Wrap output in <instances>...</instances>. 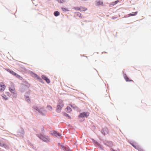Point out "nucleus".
<instances>
[{
    "label": "nucleus",
    "mask_w": 151,
    "mask_h": 151,
    "mask_svg": "<svg viewBox=\"0 0 151 151\" xmlns=\"http://www.w3.org/2000/svg\"><path fill=\"white\" fill-rule=\"evenodd\" d=\"M58 2L60 3H63L65 1V0H57Z\"/></svg>",
    "instance_id": "21"
},
{
    "label": "nucleus",
    "mask_w": 151,
    "mask_h": 151,
    "mask_svg": "<svg viewBox=\"0 0 151 151\" xmlns=\"http://www.w3.org/2000/svg\"><path fill=\"white\" fill-rule=\"evenodd\" d=\"M61 9L64 12H67L68 11V9L65 8H62Z\"/></svg>",
    "instance_id": "19"
},
{
    "label": "nucleus",
    "mask_w": 151,
    "mask_h": 151,
    "mask_svg": "<svg viewBox=\"0 0 151 151\" xmlns=\"http://www.w3.org/2000/svg\"><path fill=\"white\" fill-rule=\"evenodd\" d=\"M89 115V114L88 112H83L81 113L79 116V117H87Z\"/></svg>",
    "instance_id": "4"
},
{
    "label": "nucleus",
    "mask_w": 151,
    "mask_h": 151,
    "mask_svg": "<svg viewBox=\"0 0 151 151\" xmlns=\"http://www.w3.org/2000/svg\"><path fill=\"white\" fill-rule=\"evenodd\" d=\"M131 145L134 147L135 148L137 149L136 147L132 144H131Z\"/></svg>",
    "instance_id": "27"
},
{
    "label": "nucleus",
    "mask_w": 151,
    "mask_h": 151,
    "mask_svg": "<svg viewBox=\"0 0 151 151\" xmlns=\"http://www.w3.org/2000/svg\"><path fill=\"white\" fill-rule=\"evenodd\" d=\"M42 78L45 80L47 83H50V79L47 77L45 75H42Z\"/></svg>",
    "instance_id": "8"
},
{
    "label": "nucleus",
    "mask_w": 151,
    "mask_h": 151,
    "mask_svg": "<svg viewBox=\"0 0 151 151\" xmlns=\"http://www.w3.org/2000/svg\"><path fill=\"white\" fill-rule=\"evenodd\" d=\"M101 132L102 134H104V135H105V132H104V130H102Z\"/></svg>",
    "instance_id": "26"
},
{
    "label": "nucleus",
    "mask_w": 151,
    "mask_h": 151,
    "mask_svg": "<svg viewBox=\"0 0 151 151\" xmlns=\"http://www.w3.org/2000/svg\"><path fill=\"white\" fill-rule=\"evenodd\" d=\"M66 116H68L69 118H70V117L69 116V115L67 114H66Z\"/></svg>",
    "instance_id": "28"
},
{
    "label": "nucleus",
    "mask_w": 151,
    "mask_h": 151,
    "mask_svg": "<svg viewBox=\"0 0 151 151\" xmlns=\"http://www.w3.org/2000/svg\"><path fill=\"white\" fill-rule=\"evenodd\" d=\"M38 137L40 139L45 142H48L50 141V139L47 136H45L42 135H40Z\"/></svg>",
    "instance_id": "3"
},
{
    "label": "nucleus",
    "mask_w": 151,
    "mask_h": 151,
    "mask_svg": "<svg viewBox=\"0 0 151 151\" xmlns=\"http://www.w3.org/2000/svg\"><path fill=\"white\" fill-rule=\"evenodd\" d=\"M2 96L3 97L5 100H7L8 99V98H7L6 96L5 95H3Z\"/></svg>",
    "instance_id": "23"
},
{
    "label": "nucleus",
    "mask_w": 151,
    "mask_h": 151,
    "mask_svg": "<svg viewBox=\"0 0 151 151\" xmlns=\"http://www.w3.org/2000/svg\"><path fill=\"white\" fill-rule=\"evenodd\" d=\"M103 4V2L102 1H98L97 2V4L98 5H101Z\"/></svg>",
    "instance_id": "25"
},
{
    "label": "nucleus",
    "mask_w": 151,
    "mask_h": 151,
    "mask_svg": "<svg viewBox=\"0 0 151 151\" xmlns=\"http://www.w3.org/2000/svg\"><path fill=\"white\" fill-rule=\"evenodd\" d=\"M0 146H4L5 147H7V145L6 144H3L0 142Z\"/></svg>",
    "instance_id": "16"
},
{
    "label": "nucleus",
    "mask_w": 151,
    "mask_h": 151,
    "mask_svg": "<svg viewBox=\"0 0 151 151\" xmlns=\"http://www.w3.org/2000/svg\"><path fill=\"white\" fill-rule=\"evenodd\" d=\"M63 106L64 103L63 101L61 100H59L57 106L56 111L58 112H60Z\"/></svg>",
    "instance_id": "2"
},
{
    "label": "nucleus",
    "mask_w": 151,
    "mask_h": 151,
    "mask_svg": "<svg viewBox=\"0 0 151 151\" xmlns=\"http://www.w3.org/2000/svg\"><path fill=\"white\" fill-rule=\"evenodd\" d=\"M76 14L78 16H79V17H82V16H81V14L79 12H77Z\"/></svg>",
    "instance_id": "22"
},
{
    "label": "nucleus",
    "mask_w": 151,
    "mask_h": 151,
    "mask_svg": "<svg viewBox=\"0 0 151 151\" xmlns=\"http://www.w3.org/2000/svg\"><path fill=\"white\" fill-rule=\"evenodd\" d=\"M66 109L67 110L68 112H70L71 111V109L70 107L67 106Z\"/></svg>",
    "instance_id": "14"
},
{
    "label": "nucleus",
    "mask_w": 151,
    "mask_h": 151,
    "mask_svg": "<svg viewBox=\"0 0 151 151\" xmlns=\"http://www.w3.org/2000/svg\"><path fill=\"white\" fill-rule=\"evenodd\" d=\"M60 14V13L58 11H55L54 13V15L56 16H58Z\"/></svg>",
    "instance_id": "13"
},
{
    "label": "nucleus",
    "mask_w": 151,
    "mask_h": 151,
    "mask_svg": "<svg viewBox=\"0 0 151 151\" xmlns=\"http://www.w3.org/2000/svg\"><path fill=\"white\" fill-rule=\"evenodd\" d=\"M9 72L13 75L16 76L17 78H19L20 77L19 75L17 74L16 73L14 72V71L12 70H9Z\"/></svg>",
    "instance_id": "9"
},
{
    "label": "nucleus",
    "mask_w": 151,
    "mask_h": 151,
    "mask_svg": "<svg viewBox=\"0 0 151 151\" xmlns=\"http://www.w3.org/2000/svg\"><path fill=\"white\" fill-rule=\"evenodd\" d=\"M35 77H36V78L38 79L41 82L42 81V80L41 78H40L36 74H35Z\"/></svg>",
    "instance_id": "11"
},
{
    "label": "nucleus",
    "mask_w": 151,
    "mask_h": 151,
    "mask_svg": "<svg viewBox=\"0 0 151 151\" xmlns=\"http://www.w3.org/2000/svg\"><path fill=\"white\" fill-rule=\"evenodd\" d=\"M124 77L127 82H133V81L132 80L130 79L125 74H124Z\"/></svg>",
    "instance_id": "7"
},
{
    "label": "nucleus",
    "mask_w": 151,
    "mask_h": 151,
    "mask_svg": "<svg viewBox=\"0 0 151 151\" xmlns=\"http://www.w3.org/2000/svg\"><path fill=\"white\" fill-rule=\"evenodd\" d=\"M74 9L78 11L81 10V8L80 7H75L74 8Z\"/></svg>",
    "instance_id": "20"
},
{
    "label": "nucleus",
    "mask_w": 151,
    "mask_h": 151,
    "mask_svg": "<svg viewBox=\"0 0 151 151\" xmlns=\"http://www.w3.org/2000/svg\"><path fill=\"white\" fill-rule=\"evenodd\" d=\"M47 108L49 109V110H51L52 109V106L50 105L48 106H47Z\"/></svg>",
    "instance_id": "24"
},
{
    "label": "nucleus",
    "mask_w": 151,
    "mask_h": 151,
    "mask_svg": "<svg viewBox=\"0 0 151 151\" xmlns=\"http://www.w3.org/2000/svg\"><path fill=\"white\" fill-rule=\"evenodd\" d=\"M6 88V86L3 82H0V89L1 91H4Z\"/></svg>",
    "instance_id": "5"
},
{
    "label": "nucleus",
    "mask_w": 151,
    "mask_h": 151,
    "mask_svg": "<svg viewBox=\"0 0 151 151\" xmlns=\"http://www.w3.org/2000/svg\"><path fill=\"white\" fill-rule=\"evenodd\" d=\"M111 151H115V150H114V149H111Z\"/></svg>",
    "instance_id": "29"
},
{
    "label": "nucleus",
    "mask_w": 151,
    "mask_h": 151,
    "mask_svg": "<svg viewBox=\"0 0 151 151\" xmlns=\"http://www.w3.org/2000/svg\"><path fill=\"white\" fill-rule=\"evenodd\" d=\"M61 147L65 151H69V148L68 147H65L62 145H61Z\"/></svg>",
    "instance_id": "10"
},
{
    "label": "nucleus",
    "mask_w": 151,
    "mask_h": 151,
    "mask_svg": "<svg viewBox=\"0 0 151 151\" xmlns=\"http://www.w3.org/2000/svg\"><path fill=\"white\" fill-rule=\"evenodd\" d=\"M137 12H135L134 13H133V14L130 13L129 14V16H135V15H137Z\"/></svg>",
    "instance_id": "15"
},
{
    "label": "nucleus",
    "mask_w": 151,
    "mask_h": 151,
    "mask_svg": "<svg viewBox=\"0 0 151 151\" xmlns=\"http://www.w3.org/2000/svg\"><path fill=\"white\" fill-rule=\"evenodd\" d=\"M26 101H27L28 103H30V101L29 99V97H26Z\"/></svg>",
    "instance_id": "18"
},
{
    "label": "nucleus",
    "mask_w": 151,
    "mask_h": 151,
    "mask_svg": "<svg viewBox=\"0 0 151 151\" xmlns=\"http://www.w3.org/2000/svg\"><path fill=\"white\" fill-rule=\"evenodd\" d=\"M37 109H36L37 110H38V108H36Z\"/></svg>",
    "instance_id": "30"
},
{
    "label": "nucleus",
    "mask_w": 151,
    "mask_h": 151,
    "mask_svg": "<svg viewBox=\"0 0 151 151\" xmlns=\"http://www.w3.org/2000/svg\"><path fill=\"white\" fill-rule=\"evenodd\" d=\"M51 134L52 135L55 136L58 138L60 137L61 136V134L55 131H53V132L51 133Z\"/></svg>",
    "instance_id": "6"
},
{
    "label": "nucleus",
    "mask_w": 151,
    "mask_h": 151,
    "mask_svg": "<svg viewBox=\"0 0 151 151\" xmlns=\"http://www.w3.org/2000/svg\"><path fill=\"white\" fill-rule=\"evenodd\" d=\"M9 90L12 93V96L14 97H16L17 96L16 92L15 90V88L14 84L12 83H10L9 85Z\"/></svg>",
    "instance_id": "1"
},
{
    "label": "nucleus",
    "mask_w": 151,
    "mask_h": 151,
    "mask_svg": "<svg viewBox=\"0 0 151 151\" xmlns=\"http://www.w3.org/2000/svg\"><path fill=\"white\" fill-rule=\"evenodd\" d=\"M80 8H81V10H80L81 11H85L87 9V8H86L82 7H81Z\"/></svg>",
    "instance_id": "12"
},
{
    "label": "nucleus",
    "mask_w": 151,
    "mask_h": 151,
    "mask_svg": "<svg viewBox=\"0 0 151 151\" xmlns=\"http://www.w3.org/2000/svg\"><path fill=\"white\" fill-rule=\"evenodd\" d=\"M119 0H117L114 2H113L112 4H111L114 6L115 4H117L118 2H119Z\"/></svg>",
    "instance_id": "17"
}]
</instances>
